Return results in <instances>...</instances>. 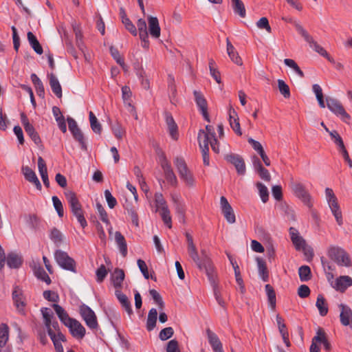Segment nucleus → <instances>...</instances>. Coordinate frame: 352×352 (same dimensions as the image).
<instances>
[{
  "mask_svg": "<svg viewBox=\"0 0 352 352\" xmlns=\"http://www.w3.org/2000/svg\"><path fill=\"white\" fill-rule=\"evenodd\" d=\"M52 307L54 308L56 314L58 316L60 320L66 326L69 321L72 319L69 318L67 313L65 309L58 304H53Z\"/></svg>",
  "mask_w": 352,
  "mask_h": 352,
  "instance_id": "obj_32",
  "label": "nucleus"
},
{
  "mask_svg": "<svg viewBox=\"0 0 352 352\" xmlns=\"http://www.w3.org/2000/svg\"><path fill=\"white\" fill-rule=\"evenodd\" d=\"M137 27L139 32L140 38H145L148 35L146 23L144 19H140L137 21Z\"/></svg>",
  "mask_w": 352,
  "mask_h": 352,
  "instance_id": "obj_49",
  "label": "nucleus"
},
{
  "mask_svg": "<svg viewBox=\"0 0 352 352\" xmlns=\"http://www.w3.org/2000/svg\"><path fill=\"white\" fill-rule=\"evenodd\" d=\"M96 208H97L98 212L100 214L101 221L107 224H109V220L108 218V214H107L105 209L104 208V207L102 206V204L100 203L96 204Z\"/></svg>",
  "mask_w": 352,
  "mask_h": 352,
  "instance_id": "obj_61",
  "label": "nucleus"
},
{
  "mask_svg": "<svg viewBox=\"0 0 352 352\" xmlns=\"http://www.w3.org/2000/svg\"><path fill=\"white\" fill-rule=\"evenodd\" d=\"M25 131L36 145H39L41 143V138L32 125L28 126Z\"/></svg>",
  "mask_w": 352,
  "mask_h": 352,
  "instance_id": "obj_53",
  "label": "nucleus"
},
{
  "mask_svg": "<svg viewBox=\"0 0 352 352\" xmlns=\"http://www.w3.org/2000/svg\"><path fill=\"white\" fill-rule=\"evenodd\" d=\"M220 208L228 223L231 224L235 223L236 217L234 210L228 201V199L223 196L220 198Z\"/></svg>",
  "mask_w": 352,
  "mask_h": 352,
  "instance_id": "obj_10",
  "label": "nucleus"
},
{
  "mask_svg": "<svg viewBox=\"0 0 352 352\" xmlns=\"http://www.w3.org/2000/svg\"><path fill=\"white\" fill-rule=\"evenodd\" d=\"M284 63L287 66L292 68L300 78H303L305 76L303 72L294 60L285 58L284 60Z\"/></svg>",
  "mask_w": 352,
  "mask_h": 352,
  "instance_id": "obj_51",
  "label": "nucleus"
},
{
  "mask_svg": "<svg viewBox=\"0 0 352 352\" xmlns=\"http://www.w3.org/2000/svg\"><path fill=\"white\" fill-rule=\"evenodd\" d=\"M50 238L56 245V246H60L63 242L64 236L62 232L56 228H52L50 232Z\"/></svg>",
  "mask_w": 352,
  "mask_h": 352,
  "instance_id": "obj_36",
  "label": "nucleus"
},
{
  "mask_svg": "<svg viewBox=\"0 0 352 352\" xmlns=\"http://www.w3.org/2000/svg\"><path fill=\"white\" fill-rule=\"evenodd\" d=\"M31 80L35 87L38 95L40 97H43L45 94V89L43 82H41L40 78L36 76V74H32L31 75Z\"/></svg>",
  "mask_w": 352,
  "mask_h": 352,
  "instance_id": "obj_39",
  "label": "nucleus"
},
{
  "mask_svg": "<svg viewBox=\"0 0 352 352\" xmlns=\"http://www.w3.org/2000/svg\"><path fill=\"white\" fill-rule=\"evenodd\" d=\"M174 333L173 329L170 327H166L161 330L159 334V338L162 340H166L171 338Z\"/></svg>",
  "mask_w": 352,
  "mask_h": 352,
  "instance_id": "obj_62",
  "label": "nucleus"
},
{
  "mask_svg": "<svg viewBox=\"0 0 352 352\" xmlns=\"http://www.w3.org/2000/svg\"><path fill=\"white\" fill-rule=\"evenodd\" d=\"M166 122L168 126V131L171 138L176 140L178 138L177 126L170 113H166Z\"/></svg>",
  "mask_w": 352,
  "mask_h": 352,
  "instance_id": "obj_28",
  "label": "nucleus"
},
{
  "mask_svg": "<svg viewBox=\"0 0 352 352\" xmlns=\"http://www.w3.org/2000/svg\"><path fill=\"white\" fill-rule=\"evenodd\" d=\"M256 263L260 277L263 281H267L269 278V273L265 262L261 258H256Z\"/></svg>",
  "mask_w": 352,
  "mask_h": 352,
  "instance_id": "obj_33",
  "label": "nucleus"
},
{
  "mask_svg": "<svg viewBox=\"0 0 352 352\" xmlns=\"http://www.w3.org/2000/svg\"><path fill=\"white\" fill-rule=\"evenodd\" d=\"M149 294L151 296L152 298L155 301V302L158 305L160 309H164V302L162 300V296L155 289H150Z\"/></svg>",
  "mask_w": 352,
  "mask_h": 352,
  "instance_id": "obj_58",
  "label": "nucleus"
},
{
  "mask_svg": "<svg viewBox=\"0 0 352 352\" xmlns=\"http://www.w3.org/2000/svg\"><path fill=\"white\" fill-rule=\"evenodd\" d=\"M340 309V322L344 326H348L352 321V310L351 308L344 304L339 305Z\"/></svg>",
  "mask_w": 352,
  "mask_h": 352,
  "instance_id": "obj_18",
  "label": "nucleus"
},
{
  "mask_svg": "<svg viewBox=\"0 0 352 352\" xmlns=\"http://www.w3.org/2000/svg\"><path fill=\"white\" fill-rule=\"evenodd\" d=\"M256 187L259 192V195L263 203H266L269 199V192L267 187L261 182L256 184Z\"/></svg>",
  "mask_w": 352,
  "mask_h": 352,
  "instance_id": "obj_52",
  "label": "nucleus"
},
{
  "mask_svg": "<svg viewBox=\"0 0 352 352\" xmlns=\"http://www.w3.org/2000/svg\"><path fill=\"white\" fill-rule=\"evenodd\" d=\"M57 263L63 269L76 272V262L67 252L58 250L54 254Z\"/></svg>",
  "mask_w": 352,
  "mask_h": 352,
  "instance_id": "obj_7",
  "label": "nucleus"
},
{
  "mask_svg": "<svg viewBox=\"0 0 352 352\" xmlns=\"http://www.w3.org/2000/svg\"><path fill=\"white\" fill-rule=\"evenodd\" d=\"M331 285L337 291L344 292L352 285V278L349 276H340L336 278L334 284L331 283Z\"/></svg>",
  "mask_w": 352,
  "mask_h": 352,
  "instance_id": "obj_16",
  "label": "nucleus"
},
{
  "mask_svg": "<svg viewBox=\"0 0 352 352\" xmlns=\"http://www.w3.org/2000/svg\"><path fill=\"white\" fill-rule=\"evenodd\" d=\"M69 329L72 335L79 339H82L85 335V327L76 320L72 319L66 325Z\"/></svg>",
  "mask_w": 352,
  "mask_h": 352,
  "instance_id": "obj_13",
  "label": "nucleus"
},
{
  "mask_svg": "<svg viewBox=\"0 0 352 352\" xmlns=\"http://www.w3.org/2000/svg\"><path fill=\"white\" fill-rule=\"evenodd\" d=\"M188 254L190 256V258L192 259V261L197 265V266L200 270H201L202 265H203V259H201V258L199 256L197 249L196 246L188 248Z\"/></svg>",
  "mask_w": 352,
  "mask_h": 352,
  "instance_id": "obj_38",
  "label": "nucleus"
},
{
  "mask_svg": "<svg viewBox=\"0 0 352 352\" xmlns=\"http://www.w3.org/2000/svg\"><path fill=\"white\" fill-rule=\"evenodd\" d=\"M115 294L122 305V307L125 309V311L127 312V314L131 316L133 314V310L131 308V305L130 301L129 300L128 297L124 294L121 290L116 289Z\"/></svg>",
  "mask_w": 352,
  "mask_h": 352,
  "instance_id": "obj_25",
  "label": "nucleus"
},
{
  "mask_svg": "<svg viewBox=\"0 0 352 352\" xmlns=\"http://www.w3.org/2000/svg\"><path fill=\"white\" fill-rule=\"evenodd\" d=\"M174 164L177 170L180 179L189 188H192L195 185V177L188 169L186 163L182 157H177L174 160Z\"/></svg>",
  "mask_w": 352,
  "mask_h": 352,
  "instance_id": "obj_3",
  "label": "nucleus"
},
{
  "mask_svg": "<svg viewBox=\"0 0 352 352\" xmlns=\"http://www.w3.org/2000/svg\"><path fill=\"white\" fill-rule=\"evenodd\" d=\"M256 26L259 29H265L268 33L272 32V28L269 24L268 19L266 17L261 18L256 22Z\"/></svg>",
  "mask_w": 352,
  "mask_h": 352,
  "instance_id": "obj_64",
  "label": "nucleus"
},
{
  "mask_svg": "<svg viewBox=\"0 0 352 352\" xmlns=\"http://www.w3.org/2000/svg\"><path fill=\"white\" fill-rule=\"evenodd\" d=\"M234 12L241 17L244 18L246 14L245 8L241 0H231Z\"/></svg>",
  "mask_w": 352,
  "mask_h": 352,
  "instance_id": "obj_37",
  "label": "nucleus"
},
{
  "mask_svg": "<svg viewBox=\"0 0 352 352\" xmlns=\"http://www.w3.org/2000/svg\"><path fill=\"white\" fill-rule=\"evenodd\" d=\"M52 202L55 210H56L59 217H63L64 215V210L62 202L56 196L52 197Z\"/></svg>",
  "mask_w": 352,
  "mask_h": 352,
  "instance_id": "obj_59",
  "label": "nucleus"
},
{
  "mask_svg": "<svg viewBox=\"0 0 352 352\" xmlns=\"http://www.w3.org/2000/svg\"><path fill=\"white\" fill-rule=\"evenodd\" d=\"M226 47L227 53L230 60L238 65H242L243 61L241 58L228 38L226 39Z\"/></svg>",
  "mask_w": 352,
  "mask_h": 352,
  "instance_id": "obj_22",
  "label": "nucleus"
},
{
  "mask_svg": "<svg viewBox=\"0 0 352 352\" xmlns=\"http://www.w3.org/2000/svg\"><path fill=\"white\" fill-rule=\"evenodd\" d=\"M225 160L234 166L238 174L243 175L245 173V164L241 156L231 153L226 155Z\"/></svg>",
  "mask_w": 352,
  "mask_h": 352,
  "instance_id": "obj_11",
  "label": "nucleus"
},
{
  "mask_svg": "<svg viewBox=\"0 0 352 352\" xmlns=\"http://www.w3.org/2000/svg\"><path fill=\"white\" fill-rule=\"evenodd\" d=\"M6 261L10 268H19L23 262L22 257L14 252L9 253Z\"/></svg>",
  "mask_w": 352,
  "mask_h": 352,
  "instance_id": "obj_27",
  "label": "nucleus"
},
{
  "mask_svg": "<svg viewBox=\"0 0 352 352\" xmlns=\"http://www.w3.org/2000/svg\"><path fill=\"white\" fill-rule=\"evenodd\" d=\"M27 37L30 45L35 51V52L38 54H42L43 52V47H41L34 34L31 32H28L27 34Z\"/></svg>",
  "mask_w": 352,
  "mask_h": 352,
  "instance_id": "obj_34",
  "label": "nucleus"
},
{
  "mask_svg": "<svg viewBox=\"0 0 352 352\" xmlns=\"http://www.w3.org/2000/svg\"><path fill=\"white\" fill-rule=\"evenodd\" d=\"M160 212V216L162 219L163 222L166 224L169 228H172V219L170 217V212L168 208H164L158 210Z\"/></svg>",
  "mask_w": 352,
  "mask_h": 352,
  "instance_id": "obj_46",
  "label": "nucleus"
},
{
  "mask_svg": "<svg viewBox=\"0 0 352 352\" xmlns=\"http://www.w3.org/2000/svg\"><path fill=\"white\" fill-rule=\"evenodd\" d=\"M317 308L319 310V313L322 316H324L328 313V307L325 301V299L322 295L319 294L317 298L316 304Z\"/></svg>",
  "mask_w": 352,
  "mask_h": 352,
  "instance_id": "obj_43",
  "label": "nucleus"
},
{
  "mask_svg": "<svg viewBox=\"0 0 352 352\" xmlns=\"http://www.w3.org/2000/svg\"><path fill=\"white\" fill-rule=\"evenodd\" d=\"M157 319V311L155 308H152L148 311L147 321H146V328L148 331H152L156 326Z\"/></svg>",
  "mask_w": 352,
  "mask_h": 352,
  "instance_id": "obj_35",
  "label": "nucleus"
},
{
  "mask_svg": "<svg viewBox=\"0 0 352 352\" xmlns=\"http://www.w3.org/2000/svg\"><path fill=\"white\" fill-rule=\"evenodd\" d=\"M267 293L269 304L272 309L276 307V294L274 288L269 284L265 287Z\"/></svg>",
  "mask_w": 352,
  "mask_h": 352,
  "instance_id": "obj_45",
  "label": "nucleus"
},
{
  "mask_svg": "<svg viewBox=\"0 0 352 352\" xmlns=\"http://www.w3.org/2000/svg\"><path fill=\"white\" fill-rule=\"evenodd\" d=\"M326 199L328 202L329 206L338 204V199L336 197L333 190L330 188H326L325 189Z\"/></svg>",
  "mask_w": 352,
  "mask_h": 352,
  "instance_id": "obj_60",
  "label": "nucleus"
},
{
  "mask_svg": "<svg viewBox=\"0 0 352 352\" xmlns=\"http://www.w3.org/2000/svg\"><path fill=\"white\" fill-rule=\"evenodd\" d=\"M108 272L104 265H101L96 270V280L98 283H102L107 276Z\"/></svg>",
  "mask_w": 352,
  "mask_h": 352,
  "instance_id": "obj_63",
  "label": "nucleus"
},
{
  "mask_svg": "<svg viewBox=\"0 0 352 352\" xmlns=\"http://www.w3.org/2000/svg\"><path fill=\"white\" fill-rule=\"evenodd\" d=\"M205 270L206 274L208 276V278L211 283V284L214 285L215 283V273L214 272L213 266L212 265L211 261L208 257H206L203 259V265L202 269Z\"/></svg>",
  "mask_w": 352,
  "mask_h": 352,
  "instance_id": "obj_26",
  "label": "nucleus"
},
{
  "mask_svg": "<svg viewBox=\"0 0 352 352\" xmlns=\"http://www.w3.org/2000/svg\"><path fill=\"white\" fill-rule=\"evenodd\" d=\"M34 273L38 278L41 279L45 281L46 283L50 284L51 283L50 278L47 274L43 268L41 266L36 267L34 270Z\"/></svg>",
  "mask_w": 352,
  "mask_h": 352,
  "instance_id": "obj_56",
  "label": "nucleus"
},
{
  "mask_svg": "<svg viewBox=\"0 0 352 352\" xmlns=\"http://www.w3.org/2000/svg\"><path fill=\"white\" fill-rule=\"evenodd\" d=\"M12 298L18 311L19 312H23L25 304L23 300V296L18 287H15L14 290L13 291Z\"/></svg>",
  "mask_w": 352,
  "mask_h": 352,
  "instance_id": "obj_31",
  "label": "nucleus"
},
{
  "mask_svg": "<svg viewBox=\"0 0 352 352\" xmlns=\"http://www.w3.org/2000/svg\"><path fill=\"white\" fill-rule=\"evenodd\" d=\"M22 173L24 175L25 179L30 183H32L35 185L36 188L41 190L42 188V186L41 182H39L35 172L29 166H23L21 168Z\"/></svg>",
  "mask_w": 352,
  "mask_h": 352,
  "instance_id": "obj_15",
  "label": "nucleus"
},
{
  "mask_svg": "<svg viewBox=\"0 0 352 352\" xmlns=\"http://www.w3.org/2000/svg\"><path fill=\"white\" fill-rule=\"evenodd\" d=\"M206 333L208 336V342L211 345L214 352H223L222 344L217 336L209 329L206 330Z\"/></svg>",
  "mask_w": 352,
  "mask_h": 352,
  "instance_id": "obj_20",
  "label": "nucleus"
},
{
  "mask_svg": "<svg viewBox=\"0 0 352 352\" xmlns=\"http://www.w3.org/2000/svg\"><path fill=\"white\" fill-rule=\"evenodd\" d=\"M289 188L292 193L309 208H311L313 204L311 202V196L306 189V186L302 182L294 180L291 177L289 183Z\"/></svg>",
  "mask_w": 352,
  "mask_h": 352,
  "instance_id": "obj_1",
  "label": "nucleus"
},
{
  "mask_svg": "<svg viewBox=\"0 0 352 352\" xmlns=\"http://www.w3.org/2000/svg\"><path fill=\"white\" fill-rule=\"evenodd\" d=\"M124 208L126 211L129 216H130L131 219L132 223L136 226H139V220H138V214L137 213L138 210V204H135L133 205L129 203L127 201L124 204Z\"/></svg>",
  "mask_w": 352,
  "mask_h": 352,
  "instance_id": "obj_21",
  "label": "nucleus"
},
{
  "mask_svg": "<svg viewBox=\"0 0 352 352\" xmlns=\"http://www.w3.org/2000/svg\"><path fill=\"white\" fill-rule=\"evenodd\" d=\"M160 165L164 170V176L167 182L173 186L177 185V179L174 173L170 162L164 155L160 157Z\"/></svg>",
  "mask_w": 352,
  "mask_h": 352,
  "instance_id": "obj_9",
  "label": "nucleus"
},
{
  "mask_svg": "<svg viewBox=\"0 0 352 352\" xmlns=\"http://www.w3.org/2000/svg\"><path fill=\"white\" fill-rule=\"evenodd\" d=\"M193 94L195 96V100L196 102V104L197 107H199V110L201 111L204 118L205 120H206L208 122L210 121L209 120V115L208 113V106H207V102L204 97L203 94L197 90H195L193 91Z\"/></svg>",
  "mask_w": 352,
  "mask_h": 352,
  "instance_id": "obj_14",
  "label": "nucleus"
},
{
  "mask_svg": "<svg viewBox=\"0 0 352 352\" xmlns=\"http://www.w3.org/2000/svg\"><path fill=\"white\" fill-rule=\"evenodd\" d=\"M52 113L56 118V121L58 123L59 129L63 133H65L67 131L66 123L65 121V118L62 115L60 109L57 107H53Z\"/></svg>",
  "mask_w": 352,
  "mask_h": 352,
  "instance_id": "obj_30",
  "label": "nucleus"
},
{
  "mask_svg": "<svg viewBox=\"0 0 352 352\" xmlns=\"http://www.w3.org/2000/svg\"><path fill=\"white\" fill-rule=\"evenodd\" d=\"M291 240L298 251H302L307 260H311L314 257L313 249L307 245L306 241L300 235L298 231L291 227L289 228Z\"/></svg>",
  "mask_w": 352,
  "mask_h": 352,
  "instance_id": "obj_2",
  "label": "nucleus"
},
{
  "mask_svg": "<svg viewBox=\"0 0 352 352\" xmlns=\"http://www.w3.org/2000/svg\"><path fill=\"white\" fill-rule=\"evenodd\" d=\"M41 311L44 319L45 327L48 330L51 328V321L53 317V313L50 308L47 307L42 308Z\"/></svg>",
  "mask_w": 352,
  "mask_h": 352,
  "instance_id": "obj_47",
  "label": "nucleus"
},
{
  "mask_svg": "<svg viewBox=\"0 0 352 352\" xmlns=\"http://www.w3.org/2000/svg\"><path fill=\"white\" fill-rule=\"evenodd\" d=\"M125 275L122 270L116 268L111 274V280L114 287L116 289L121 290L122 282L124 279Z\"/></svg>",
  "mask_w": 352,
  "mask_h": 352,
  "instance_id": "obj_23",
  "label": "nucleus"
},
{
  "mask_svg": "<svg viewBox=\"0 0 352 352\" xmlns=\"http://www.w3.org/2000/svg\"><path fill=\"white\" fill-rule=\"evenodd\" d=\"M80 314L88 327L92 329L98 327L96 316L89 307L86 305H82L80 307Z\"/></svg>",
  "mask_w": 352,
  "mask_h": 352,
  "instance_id": "obj_8",
  "label": "nucleus"
},
{
  "mask_svg": "<svg viewBox=\"0 0 352 352\" xmlns=\"http://www.w3.org/2000/svg\"><path fill=\"white\" fill-rule=\"evenodd\" d=\"M74 138L78 141L82 150H87V145L85 141L84 135L80 129L71 131Z\"/></svg>",
  "mask_w": 352,
  "mask_h": 352,
  "instance_id": "obj_48",
  "label": "nucleus"
},
{
  "mask_svg": "<svg viewBox=\"0 0 352 352\" xmlns=\"http://www.w3.org/2000/svg\"><path fill=\"white\" fill-rule=\"evenodd\" d=\"M9 337V327L5 324L2 323L0 325V347H3L8 340Z\"/></svg>",
  "mask_w": 352,
  "mask_h": 352,
  "instance_id": "obj_42",
  "label": "nucleus"
},
{
  "mask_svg": "<svg viewBox=\"0 0 352 352\" xmlns=\"http://www.w3.org/2000/svg\"><path fill=\"white\" fill-rule=\"evenodd\" d=\"M89 117L92 131L96 133L100 134L102 131V126L92 111L89 112Z\"/></svg>",
  "mask_w": 352,
  "mask_h": 352,
  "instance_id": "obj_40",
  "label": "nucleus"
},
{
  "mask_svg": "<svg viewBox=\"0 0 352 352\" xmlns=\"http://www.w3.org/2000/svg\"><path fill=\"white\" fill-rule=\"evenodd\" d=\"M278 87L280 94L285 98L290 97V90L289 86L283 80H278Z\"/></svg>",
  "mask_w": 352,
  "mask_h": 352,
  "instance_id": "obj_55",
  "label": "nucleus"
},
{
  "mask_svg": "<svg viewBox=\"0 0 352 352\" xmlns=\"http://www.w3.org/2000/svg\"><path fill=\"white\" fill-rule=\"evenodd\" d=\"M215 138V133L214 128L211 125H207L206 126V131L204 130H199L198 133V141L199 146L203 144L208 145L209 141L214 140Z\"/></svg>",
  "mask_w": 352,
  "mask_h": 352,
  "instance_id": "obj_12",
  "label": "nucleus"
},
{
  "mask_svg": "<svg viewBox=\"0 0 352 352\" xmlns=\"http://www.w3.org/2000/svg\"><path fill=\"white\" fill-rule=\"evenodd\" d=\"M329 257L340 266L351 267L352 265L349 254L342 248L331 245L328 248Z\"/></svg>",
  "mask_w": 352,
  "mask_h": 352,
  "instance_id": "obj_4",
  "label": "nucleus"
},
{
  "mask_svg": "<svg viewBox=\"0 0 352 352\" xmlns=\"http://www.w3.org/2000/svg\"><path fill=\"white\" fill-rule=\"evenodd\" d=\"M155 202L157 210L168 207L162 194L160 192H156L155 194Z\"/></svg>",
  "mask_w": 352,
  "mask_h": 352,
  "instance_id": "obj_57",
  "label": "nucleus"
},
{
  "mask_svg": "<svg viewBox=\"0 0 352 352\" xmlns=\"http://www.w3.org/2000/svg\"><path fill=\"white\" fill-rule=\"evenodd\" d=\"M327 107L336 116L343 122L348 123L351 119L349 114L345 111L342 103L337 99L327 97L326 98Z\"/></svg>",
  "mask_w": 352,
  "mask_h": 352,
  "instance_id": "obj_5",
  "label": "nucleus"
},
{
  "mask_svg": "<svg viewBox=\"0 0 352 352\" xmlns=\"http://www.w3.org/2000/svg\"><path fill=\"white\" fill-rule=\"evenodd\" d=\"M148 29V31L151 36L155 38H158L160 36V27L159 21L157 17L148 16L147 18Z\"/></svg>",
  "mask_w": 352,
  "mask_h": 352,
  "instance_id": "obj_17",
  "label": "nucleus"
},
{
  "mask_svg": "<svg viewBox=\"0 0 352 352\" xmlns=\"http://www.w3.org/2000/svg\"><path fill=\"white\" fill-rule=\"evenodd\" d=\"M115 241L118 246L120 252L123 257L127 255V245L124 236L121 232L117 231L115 233Z\"/></svg>",
  "mask_w": 352,
  "mask_h": 352,
  "instance_id": "obj_29",
  "label": "nucleus"
},
{
  "mask_svg": "<svg viewBox=\"0 0 352 352\" xmlns=\"http://www.w3.org/2000/svg\"><path fill=\"white\" fill-rule=\"evenodd\" d=\"M122 95L124 103L129 107H133L131 103L132 92L129 87L124 86L122 87Z\"/></svg>",
  "mask_w": 352,
  "mask_h": 352,
  "instance_id": "obj_54",
  "label": "nucleus"
},
{
  "mask_svg": "<svg viewBox=\"0 0 352 352\" xmlns=\"http://www.w3.org/2000/svg\"><path fill=\"white\" fill-rule=\"evenodd\" d=\"M47 77L49 79V83H50V87H51L53 93L58 98H60L63 96L62 87L60 86V84L58 78L53 73L48 74Z\"/></svg>",
  "mask_w": 352,
  "mask_h": 352,
  "instance_id": "obj_24",
  "label": "nucleus"
},
{
  "mask_svg": "<svg viewBox=\"0 0 352 352\" xmlns=\"http://www.w3.org/2000/svg\"><path fill=\"white\" fill-rule=\"evenodd\" d=\"M298 274L301 281H307L311 278V270L309 266H301L298 270Z\"/></svg>",
  "mask_w": 352,
  "mask_h": 352,
  "instance_id": "obj_50",
  "label": "nucleus"
},
{
  "mask_svg": "<svg viewBox=\"0 0 352 352\" xmlns=\"http://www.w3.org/2000/svg\"><path fill=\"white\" fill-rule=\"evenodd\" d=\"M296 30L304 38V39L309 44L310 47L313 48L316 52L320 54L321 56L326 57L328 60H330L327 51L317 42H316L313 37L307 32V31L298 22L294 23Z\"/></svg>",
  "mask_w": 352,
  "mask_h": 352,
  "instance_id": "obj_6",
  "label": "nucleus"
},
{
  "mask_svg": "<svg viewBox=\"0 0 352 352\" xmlns=\"http://www.w3.org/2000/svg\"><path fill=\"white\" fill-rule=\"evenodd\" d=\"M65 195L67 201L69 203L72 212L82 210V206L79 202L75 192L72 190H67L65 192Z\"/></svg>",
  "mask_w": 352,
  "mask_h": 352,
  "instance_id": "obj_19",
  "label": "nucleus"
},
{
  "mask_svg": "<svg viewBox=\"0 0 352 352\" xmlns=\"http://www.w3.org/2000/svg\"><path fill=\"white\" fill-rule=\"evenodd\" d=\"M232 114H236V112L233 110L232 112H230V124L233 131L236 135L241 136L242 131L241 130L240 124L239 119L233 116Z\"/></svg>",
  "mask_w": 352,
  "mask_h": 352,
  "instance_id": "obj_44",
  "label": "nucleus"
},
{
  "mask_svg": "<svg viewBox=\"0 0 352 352\" xmlns=\"http://www.w3.org/2000/svg\"><path fill=\"white\" fill-rule=\"evenodd\" d=\"M331 211L333 214L337 223L341 226L343 225L342 214L340 206L338 204L329 206Z\"/></svg>",
  "mask_w": 352,
  "mask_h": 352,
  "instance_id": "obj_41",
  "label": "nucleus"
}]
</instances>
